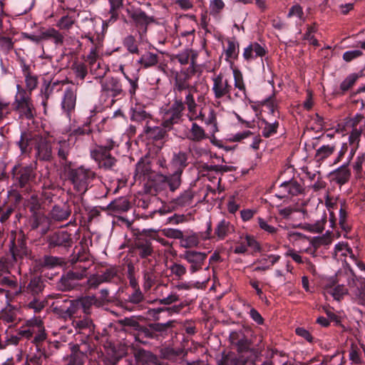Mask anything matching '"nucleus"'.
Here are the masks:
<instances>
[{
    "label": "nucleus",
    "instance_id": "nucleus-1",
    "mask_svg": "<svg viewBox=\"0 0 365 365\" xmlns=\"http://www.w3.org/2000/svg\"><path fill=\"white\" fill-rule=\"evenodd\" d=\"M118 146L115 141L108 138L91 150V157L98 163L99 168L106 170L110 169L116 162V159L110 153V151Z\"/></svg>",
    "mask_w": 365,
    "mask_h": 365
},
{
    "label": "nucleus",
    "instance_id": "nucleus-2",
    "mask_svg": "<svg viewBox=\"0 0 365 365\" xmlns=\"http://www.w3.org/2000/svg\"><path fill=\"white\" fill-rule=\"evenodd\" d=\"M96 177V173L90 168L81 165L76 168H69L68 178L73 189L80 194H84Z\"/></svg>",
    "mask_w": 365,
    "mask_h": 365
},
{
    "label": "nucleus",
    "instance_id": "nucleus-3",
    "mask_svg": "<svg viewBox=\"0 0 365 365\" xmlns=\"http://www.w3.org/2000/svg\"><path fill=\"white\" fill-rule=\"evenodd\" d=\"M287 237L289 240L294 245H298L299 242L307 243L309 246L303 250V251L314 257L318 248L322 246L327 247L332 242L331 234L329 232L309 239L302 233L290 231L287 234Z\"/></svg>",
    "mask_w": 365,
    "mask_h": 365
},
{
    "label": "nucleus",
    "instance_id": "nucleus-4",
    "mask_svg": "<svg viewBox=\"0 0 365 365\" xmlns=\"http://www.w3.org/2000/svg\"><path fill=\"white\" fill-rule=\"evenodd\" d=\"M211 79L212 81L211 90L217 103L220 104L221 101L230 100L232 90L230 75L220 72L214 75Z\"/></svg>",
    "mask_w": 365,
    "mask_h": 365
},
{
    "label": "nucleus",
    "instance_id": "nucleus-5",
    "mask_svg": "<svg viewBox=\"0 0 365 365\" xmlns=\"http://www.w3.org/2000/svg\"><path fill=\"white\" fill-rule=\"evenodd\" d=\"M184 111L183 100L173 98L172 104L162 111V125L171 130L174 125L182 121Z\"/></svg>",
    "mask_w": 365,
    "mask_h": 365
},
{
    "label": "nucleus",
    "instance_id": "nucleus-6",
    "mask_svg": "<svg viewBox=\"0 0 365 365\" xmlns=\"http://www.w3.org/2000/svg\"><path fill=\"white\" fill-rule=\"evenodd\" d=\"M11 174L15 185L26 191L31 189V182L35 180L36 173L32 165L21 167L19 164L15 165Z\"/></svg>",
    "mask_w": 365,
    "mask_h": 365
},
{
    "label": "nucleus",
    "instance_id": "nucleus-7",
    "mask_svg": "<svg viewBox=\"0 0 365 365\" xmlns=\"http://www.w3.org/2000/svg\"><path fill=\"white\" fill-rule=\"evenodd\" d=\"M189 76L185 73H177L173 86V98L183 100L187 93L194 94L197 88L190 85L188 81Z\"/></svg>",
    "mask_w": 365,
    "mask_h": 365
},
{
    "label": "nucleus",
    "instance_id": "nucleus-8",
    "mask_svg": "<svg viewBox=\"0 0 365 365\" xmlns=\"http://www.w3.org/2000/svg\"><path fill=\"white\" fill-rule=\"evenodd\" d=\"M212 222H207V230L205 232H195L191 230L183 231V237L180 242L181 247L185 248L195 247L200 243V240H209L211 238Z\"/></svg>",
    "mask_w": 365,
    "mask_h": 365
},
{
    "label": "nucleus",
    "instance_id": "nucleus-9",
    "mask_svg": "<svg viewBox=\"0 0 365 365\" xmlns=\"http://www.w3.org/2000/svg\"><path fill=\"white\" fill-rule=\"evenodd\" d=\"M14 106L20 119L32 120L36 115V108L30 96L14 99Z\"/></svg>",
    "mask_w": 365,
    "mask_h": 365
},
{
    "label": "nucleus",
    "instance_id": "nucleus-10",
    "mask_svg": "<svg viewBox=\"0 0 365 365\" xmlns=\"http://www.w3.org/2000/svg\"><path fill=\"white\" fill-rule=\"evenodd\" d=\"M86 268L81 270H69L63 274L58 283V287L63 291H68L74 289L78 284V281L86 276Z\"/></svg>",
    "mask_w": 365,
    "mask_h": 365
},
{
    "label": "nucleus",
    "instance_id": "nucleus-11",
    "mask_svg": "<svg viewBox=\"0 0 365 365\" xmlns=\"http://www.w3.org/2000/svg\"><path fill=\"white\" fill-rule=\"evenodd\" d=\"M50 225V219L42 212L31 214L28 219V226L30 230L38 231L41 236L48 232Z\"/></svg>",
    "mask_w": 365,
    "mask_h": 365
},
{
    "label": "nucleus",
    "instance_id": "nucleus-12",
    "mask_svg": "<svg viewBox=\"0 0 365 365\" xmlns=\"http://www.w3.org/2000/svg\"><path fill=\"white\" fill-rule=\"evenodd\" d=\"M347 125L352 128L349 136V145L357 147L360 141L362 131L365 128V118L363 115H357L347 122Z\"/></svg>",
    "mask_w": 365,
    "mask_h": 365
},
{
    "label": "nucleus",
    "instance_id": "nucleus-13",
    "mask_svg": "<svg viewBox=\"0 0 365 365\" xmlns=\"http://www.w3.org/2000/svg\"><path fill=\"white\" fill-rule=\"evenodd\" d=\"M101 92L103 94L112 98H116L123 94L120 81L116 78H106L101 81Z\"/></svg>",
    "mask_w": 365,
    "mask_h": 365
},
{
    "label": "nucleus",
    "instance_id": "nucleus-14",
    "mask_svg": "<svg viewBox=\"0 0 365 365\" xmlns=\"http://www.w3.org/2000/svg\"><path fill=\"white\" fill-rule=\"evenodd\" d=\"M181 176L182 174L175 170L170 175L157 174L156 182L159 185H161L162 187H168L170 191L175 192L181 185Z\"/></svg>",
    "mask_w": 365,
    "mask_h": 365
},
{
    "label": "nucleus",
    "instance_id": "nucleus-15",
    "mask_svg": "<svg viewBox=\"0 0 365 365\" xmlns=\"http://www.w3.org/2000/svg\"><path fill=\"white\" fill-rule=\"evenodd\" d=\"M304 190L303 186L296 180H290L282 182L279 185V192L276 196L282 199L291 197L302 194Z\"/></svg>",
    "mask_w": 365,
    "mask_h": 365
},
{
    "label": "nucleus",
    "instance_id": "nucleus-16",
    "mask_svg": "<svg viewBox=\"0 0 365 365\" xmlns=\"http://www.w3.org/2000/svg\"><path fill=\"white\" fill-rule=\"evenodd\" d=\"M183 103H185V108L187 107V117L190 122L205 120V115L202 109H199V106L195 102L194 94L187 93L183 99Z\"/></svg>",
    "mask_w": 365,
    "mask_h": 365
},
{
    "label": "nucleus",
    "instance_id": "nucleus-17",
    "mask_svg": "<svg viewBox=\"0 0 365 365\" xmlns=\"http://www.w3.org/2000/svg\"><path fill=\"white\" fill-rule=\"evenodd\" d=\"M207 256L206 252L193 250L185 251L183 255L184 259L190 264V271L191 273H195L202 268Z\"/></svg>",
    "mask_w": 365,
    "mask_h": 365
},
{
    "label": "nucleus",
    "instance_id": "nucleus-18",
    "mask_svg": "<svg viewBox=\"0 0 365 365\" xmlns=\"http://www.w3.org/2000/svg\"><path fill=\"white\" fill-rule=\"evenodd\" d=\"M36 158L41 161H50L52 158L53 149L49 140L40 138L35 145Z\"/></svg>",
    "mask_w": 365,
    "mask_h": 365
},
{
    "label": "nucleus",
    "instance_id": "nucleus-19",
    "mask_svg": "<svg viewBox=\"0 0 365 365\" xmlns=\"http://www.w3.org/2000/svg\"><path fill=\"white\" fill-rule=\"evenodd\" d=\"M50 247H70L73 244L71 235L67 231L56 232L49 236L48 240Z\"/></svg>",
    "mask_w": 365,
    "mask_h": 365
},
{
    "label": "nucleus",
    "instance_id": "nucleus-20",
    "mask_svg": "<svg viewBox=\"0 0 365 365\" xmlns=\"http://www.w3.org/2000/svg\"><path fill=\"white\" fill-rule=\"evenodd\" d=\"M76 103V89L66 88L62 97L61 106L63 111L68 117H70L71 112L75 109Z\"/></svg>",
    "mask_w": 365,
    "mask_h": 365
},
{
    "label": "nucleus",
    "instance_id": "nucleus-21",
    "mask_svg": "<svg viewBox=\"0 0 365 365\" xmlns=\"http://www.w3.org/2000/svg\"><path fill=\"white\" fill-rule=\"evenodd\" d=\"M266 54V49L257 42H252L244 48L242 56L245 61L250 63L257 58H262Z\"/></svg>",
    "mask_w": 365,
    "mask_h": 365
},
{
    "label": "nucleus",
    "instance_id": "nucleus-22",
    "mask_svg": "<svg viewBox=\"0 0 365 365\" xmlns=\"http://www.w3.org/2000/svg\"><path fill=\"white\" fill-rule=\"evenodd\" d=\"M43 324L42 320L38 317H33L27 320L24 325L21 326L18 331L21 337L30 339L33 337L39 326Z\"/></svg>",
    "mask_w": 365,
    "mask_h": 365
},
{
    "label": "nucleus",
    "instance_id": "nucleus-23",
    "mask_svg": "<svg viewBox=\"0 0 365 365\" xmlns=\"http://www.w3.org/2000/svg\"><path fill=\"white\" fill-rule=\"evenodd\" d=\"M87 354L80 350L78 344L71 347V353L63 357L65 365H84Z\"/></svg>",
    "mask_w": 365,
    "mask_h": 365
},
{
    "label": "nucleus",
    "instance_id": "nucleus-24",
    "mask_svg": "<svg viewBox=\"0 0 365 365\" xmlns=\"http://www.w3.org/2000/svg\"><path fill=\"white\" fill-rule=\"evenodd\" d=\"M185 138L193 143H200L209 138L205 130L195 122H192L190 128L185 133Z\"/></svg>",
    "mask_w": 365,
    "mask_h": 365
},
{
    "label": "nucleus",
    "instance_id": "nucleus-25",
    "mask_svg": "<svg viewBox=\"0 0 365 365\" xmlns=\"http://www.w3.org/2000/svg\"><path fill=\"white\" fill-rule=\"evenodd\" d=\"M135 250L141 259L147 258L153 254V247L150 239L140 237L135 243Z\"/></svg>",
    "mask_w": 365,
    "mask_h": 365
},
{
    "label": "nucleus",
    "instance_id": "nucleus-26",
    "mask_svg": "<svg viewBox=\"0 0 365 365\" xmlns=\"http://www.w3.org/2000/svg\"><path fill=\"white\" fill-rule=\"evenodd\" d=\"M74 145L71 139H59L56 140V150L60 160L67 161L68 155Z\"/></svg>",
    "mask_w": 365,
    "mask_h": 365
},
{
    "label": "nucleus",
    "instance_id": "nucleus-27",
    "mask_svg": "<svg viewBox=\"0 0 365 365\" xmlns=\"http://www.w3.org/2000/svg\"><path fill=\"white\" fill-rule=\"evenodd\" d=\"M71 214L69 206L66 204L54 205L49 212L50 218L54 221L66 220Z\"/></svg>",
    "mask_w": 365,
    "mask_h": 365
},
{
    "label": "nucleus",
    "instance_id": "nucleus-28",
    "mask_svg": "<svg viewBox=\"0 0 365 365\" xmlns=\"http://www.w3.org/2000/svg\"><path fill=\"white\" fill-rule=\"evenodd\" d=\"M187 160V153L184 151H178L173 153L170 165L175 171L182 174L183 170L188 165Z\"/></svg>",
    "mask_w": 365,
    "mask_h": 365
},
{
    "label": "nucleus",
    "instance_id": "nucleus-29",
    "mask_svg": "<svg viewBox=\"0 0 365 365\" xmlns=\"http://www.w3.org/2000/svg\"><path fill=\"white\" fill-rule=\"evenodd\" d=\"M230 340L232 344L237 347L240 352L247 351L250 348V340L247 339L242 331H234L230 334Z\"/></svg>",
    "mask_w": 365,
    "mask_h": 365
},
{
    "label": "nucleus",
    "instance_id": "nucleus-30",
    "mask_svg": "<svg viewBox=\"0 0 365 365\" xmlns=\"http://www.w3.org/2000/svg\"><path fill=\"white\" fill-rule=\"evenodd\" d=\"M45 284L41 277H35L32 278L27 287H26V292L29 294V297H43V291Z\"/></svg>",
    "mask_w": 365,
    "mask_h": 365
},
{
    "label": "nucleus",
    "instance_id": "nucleus-31",
    "mask_svg": "<svg viewBox=\"0 0 365 365\" xmlns=\"http://www.w3.org/2000/svg\"><path fill=\"white\" fill-rule=\"evenodd\" d=\"M83 38L86 39L91 46L90 52L86 57V61H93L99 58V55L103 46L102 41L98 37L94 38L90 36H85Z\"/></svg>",
    "mask_w": 365,
    "mask_h": 365
},
{
    "label": "nucleus",
    "instance_id": "nucleus-32",
    "mask_svg": "<svg viewBox=\"0 0 365 365\" xmlns=\"http://www.w3.org/2000/svg\"><path fill=\"white\" fill-rule=\"evenodd\" d=\"M159 61V56L157 53L145 51L138 59L137 63L141 68L147 69L155 66Z\"/></svg>",
    "mask_w": 365,
    "mask_h": 365
},
{
    "label": "nucleus",
    "instance_id": "nucleus-33",
    "mask_svg": "<svg viewBox=\"0 0 365 365\" xmlns=\"http://www.w3.org/2000/svg\"><path fill=\"white\" fill-rule=\"evenodd\" d=\"M169 130L166 128L161 126H151L150 125H145L143 131L146 135L153 140H158L163 139L167 135Z\"/></svg>",
    "mask_w": 365,
    "mask_h": 365
},
{
    "label": "nucleus",
    "instance_id": "nucleus-34",
    "mask_svg": "<svg viewBox=\"0 0 365 365\" xmlns=\"http://www.w3.org/2000/svg\"><path fill=\"white\" fill-rule=\"evenodd\" d=\"M195 192L191 189H187L182 192L175 200V206L180 207H191L193 203Z\"/></svg>",
    "mask_w": 365,
    "mask_h": 365
},
{
    "label": "nucleus",
    "instance_id": "nucleus-35",
    "mask_svg": "<svg viewBox=\"0 0 365 365\" xmlns=\"http://www.w3.org/2000/svg\"><path fill=\"white\" fill-rule=\"evenodd\" d=\"M233 231V225L229 221L222 219L217 222L215 228V235L218 240H222Z\"/></svg>",
    "mask_w": 365,
    "mask_h": 365
},
{
    "label": "nucleus",
    "instance_id": "nucleus-36",
    "mask_svg": "<svg viewBox=\"0 0 365 365\" xmlns=\"http://www.w3.org/2000/svg\"><path fill=\"white\" fill-rule=\"evenodd\" d=\"M280 259V256L278 255H267L259 259L257 262L259 265L254 268V271H266L270 269L274 264L278 262Z\"/></svg>",
    "mask_w": 365,
    "mask_h": 365
},
{
    "label": "nucleus",
    "instance_id": "nucleus-37",
    "mask_svg": "<svg viewBox=\"0 0 365 365\" xmlns=\"http://www.w3.org/2000/svg\"><path fill=\"white\" fill-rule=\"evenodd\" d=\"M247 359L243 356H236L234 353L223 354L218 360V365H245Z\"/></svg>",
    "mask_w": 365,
    "mask_h": 365
},
{
    "label": "nucleus",
    "instance_id": "nucleus-38",
    "mask_svg": "<svg viewBox=\"0 0 365 365\" xmlns=\"http://www.w3.org/2000/svg\"><path fill=\"white\" fill-rule=\"evenodd\" d=\"M157 274L153 267H149L143 271V288L144 292H148L155 284Z\"/></svg>",
    "mask_w": 365,
    "mask_h": 365
},
{
    "label": "nucleus",
    "instance_id": "nucleus-39",
    "mask_svg": "<svg viewBox=\"0 0 365 365\" xmlns=\"http://www.w3.org/2000/svg\"><path fill=\"white\" fill-rule=\"evenodd\" d=\"M278 118L269 119H262V123L264 127L262 129V135L264 138H269L273 135L276 134L279 128Z\"/></svg>",
    "mask_w": 365,
    "mask_h": 365
},
{
    "label": "nucleus",
    "instance_id": "nucleus-40",
    "mask_svg": "<svg viewBox=\"0 0 365 365\" xmlns=\"http://www.w3.org/2000/svg\"><path fill=\"white\" fill-rule=\"evenodd\" d=\"M47 303L44 297H28L26 307L35 313H39L44 309Z\"/></svg>",
    "mask_w": 365,
    "mask_h": 365
},
{
    "label": "nucleus",
    "instance_id": "nucleus-41",
    "mask_svg": "<svg viewBox=\"0 0 365 365\" xmlns=\"http://www.w3.org/2000/svg\"><path fill=\"white\" fill-rule=\"evenodd\" d=\"M130 119L134 122L140 123H145V125H150L152 118L151 115L147 113L145 110L140 107H136L132 109Z\"/></svg>",
    "mask_w": 365,
    "mask_h": 365
},
{
    "label": "nucleus",
    "instance_id": "nucleus-42",
    "mask_svg": "<svg viewBox=\"0 0 365 365\" xmlns=\"http://www.w3.org/2000/svg\"><path fill=\"white\" fill-rule=\"evenodd\" d=\"M151 171V165L149 162L141 159L135 166V172L134 178L135 180H141V178L145 179L148 177Z\"/></svg>",
    "mask_w": 365,
    "mask_h": 365
},
{
    "label": "nucleus",
    "instance_id": "nucleus-43",
    "mask_svg": "<svg viewBox=\"0 0 365 365\" xmlns=\"http://www.w3.org/2000/svg\"><path fill=\"white\" fill-rule=\"evenodd\" d=\"M262 104L267 107L269 110L268 113L269 115L272 116L274 118H279L278 104L277 100L274 98V93L264 99L262 101Z\"/></svg>",
    "mask_w": 365,
    "mask_h": 365
},
{
    "label": "nucleus",
    "instance_id": "nucleus-44",
    "mask_svg": "<svg viewBox=\"0 0 365 365\" xmlns=\"http://www.w3.org/2000/svg\"><path fill=\"white\" fill-rule=\"evenodd\" d=\"M225 59L227 61H231L237 58L239 55V43L234 40H227V46L225 50Z\"/></svg>",
    "mask_w": 365,
    "mask_h": 365
},
{
    "label": "nucleus",
    "instance_id": "nucleus-45",
    "mask_svg": "<svg viewBox=\"0 0 365 365\" xmlns=\"http://www.w3.org/2000/svg\"><path fill=\"white\" fill-rule=\"evenodd\" d=\"M143 299L144 295L140 289L133 290V292L128 295V302L125 304L123 307L125 309L131 312L133 311V307L129 303L132 304H138L142 302Z\"/></svg>",
    "mask_w": 365,
    "mask_h": 365
},
{
    "label": "nucleus",
    "instance_id": "nucleus-46",
    "mask_svg": "<svg viewBox=\"0 0 365 365\" xmlns=\"http://www.w3.org/2000/svg\"><path fill=\"white\" fill-rule=\"evenodd\" d=\"M257 221L259 228L269 235H274L279 230L278 227L272 225V220L271 218L264 219L263 217H258L257 218Z\"/></svg>",
    "mask_w": 365,
    "mask_h": 365
},
{
    "label": "nucleus",
    "instance_id": "nucleus-47",
    "mask_svg": "<svg viewBox=\"0 0 365 365\" xmlns=\"http://www.w3.org/2000/svg\"><path fill=\"white\" fill-rule=\"evenodd\" d=\"M334 256L335 257H347L349 256L351 259L354 258V254L352 250L349 247L347 242H339L334 247Z\"/></svg>",
    "mask_w": 365,
    "mask_h": 365
},
{
    "label": "nucleus",
    "instance_id": "nucleus-48",
    "mask_svg": "<svg viewBox=\"0 0 365 365\" xmlns=\"http://www.w3.org/2000/svg\"><path fill=\"white\" fill-rule=\"evenodd\" d=\"M90 65L91 72L96 76V78H102L106 71V66L101 62V60L93 59V61H87Z\"/></svg>",
    "mask_w": 365,
    "mask_h": 365
},
{
    "label": "nucleus",
    "instance_id": "nucleus-49",
    "mask_svg": "<svg viewBox=\"0 0 365 365\" xmlns=\"http://www.w3.org/2000/svg\"><path fill=\"white\" fill-rule=\"evenodd\" d=\"M99 275L103 283L112 282L118 278V269L115 266H110Z\"/></svg>",
    "mask_w": 365,
    "mask_h": 365
},
{
    "label": "nucleus",
    "instance_id": "nucleus-50",
    "mask_svg": "<svg viewBox=\"0 0 365 365\" xmlns=\"http://www.w3.org/2000/svg\"><path fill=\"white\" fill-rule=\"evenodd\" d=\"M36 350V353L27 356L26 363L24 365H42L43 358L46 357L45 351L40 346H37Z\"/></svg>",
    "mask_w": 365,
    "mask_h": 365
},
{
    "label": "nucleus",
    "instance_id": "nucleus-51",
    "mask_svg": "<svg viewBox=\"0 0 365 365\" xmlns=\"http://www.w3.org/2000/svg\"><path fill=\"white\" fill-rule=\"evenodd\" d=\"M71 70L73 72L76 79L83 81L88 73L87 66L80 61H74L71 66Z\"/></svg>",
    "mask_w": 365,
    "mask_h": 365
},
{
    "label": "nucleus",
    "instance_id": "nucleus-52",
    "mask_svg": "<svg viewBox=\"0 0 365 365\" xmlns=\"http://www.w3.org/2000/svg\"><path fill=\"white\" fill-rule=\"evenodd\" d=\"M138 359L141 363L146 364L148 365L157 364L158 361V359L155 354L145 350L139 351L138 354Z\"/></svg>",
    "mask_w": 365,
    "mask_h": 365
},
{
    "label": "nucleus",
    "instance_id": "nucleus-53",
    "mask_svg": "<svg viewBox=\"0 0 365 365\" xmlns=\"http://www.w3.org/2000/svg\"><path fill=\"white\" fill-rule=\"evenodd\" d=\"M123 45L127 51L132 54H138V43L135 38L132 35L125 36L123 41Z\"/></svg>",
    "mask_w": 365,
    "mask_h": 365
},
{
    "label": "nucleus",
    "instance_id": "nucleus-54",
    "mask_svg": "<svg viewBox=\"0 0 365 365\" xmlns=\"http://www.w3.org/2000/svg\"><path fill=\"white\" fill-rule=\"evenodd\" d=\"M347 167V163H344L334 171L336 180L340 184L345 183L350 177L351 173Z\"/></svg>",
    "mask_w": 365,
    "mask_h": 365
},
{
    "label": "nucleus",
    "instance_id": "nucleus-55",
    "mask_svg": "<svg viewBox=\"0 0 365 365\" xmlns=\"http://www.w3.org/2000/svg\"><path fill=\"white\" fill-rule=\"evenodd\" d=\"M180 300V294L178 291L173 289V285L171 284L170 292L166 296L159 299V304L163 305H170L173 303L178 302Z\"/></svg>",
    "mask_w": 365,
    "mask_h": 365
},
{
    "label": "nucleus",
    "instance_id": "nucleus-56",
    "mask_svg": "<svg viewBox=\"0 0 365 365\" xmlns=\"http://www.w3.org/2000/svg\"><path fill=\"white\" fill-rule=\"evenodd\" d=\"M205 123L209 127L210 133L212 135L218 132L219 130L217 127V116L214 110L211 109L209 111L208 115L205 120Z\"/></svg>",
    "mask_w": 365,
    "mask_h": 365
},
{
    "label": "nucleus",
    "instance_id": "nucleus-57",
    "mask_svg": "<svg viewBox=\"0 0 365 365\" xmlns=\"http://www.w3.org/2000/svg\"><path fill=\"white\" fill-rule=\"evenodd\" d=\"M77 302L80 309H82L83 312L88 314L90 312L91 306L97 302V299L95 296H86L82 297Z\"/></svg>",
    "mask_w": 365,
    "mask_h": 365
},
{
    "label": "nucleus",
    "instance_id": "nucleus-58",
    "mask_svg": "<svg viewBox=\"0 0 365 365\" xmlns=\"http://www.w3.org/2000/svg\"><path fill=\"white\" fill-rule=\"evenodd\" d=\"M335 150L334 145H326L321 146L317 149L316 153V158L318 161H322L330 156Z\"/></svg>",
    "mask_w": 365,
    "mask_h": 365
},
{
    "label": "nucleus",
    "instance_id": "nucleus-59",
    "mask_svg": "<svg viewBox=\"0 0 365 365\" xmlns=\"http://www.w3.org/2000/svg\"><path fill=\"white\" fill-rule=\"evenodd\" d=\"M288 18L296 17L297 21L304 22L306 17L304 14L303 8L298 4L293 5L289 10L287 14Z\"/></svg>",
    "mask_w": 365,
    "mask_h": 365
},
{
    "label": "nucleus",
    "instance_id": "nucleus-60",
    "mask_svg": "<svg viewBox=\"0 0 365 365\" xmlns=\"http://www.w3.org/2000/svg\"><path fill=\"white\" fill-rule=\"evenodd\" d=\"M232 73L235 81V87L242 93L243 96H246V88L242 73L237 69H233Z\"/></svg>",
    "mask_w": 365,
    "mask_h": 365
},
{
    "label": "nucleus",
    "instance_id": "nucleus-61",
    "mask_svg": "<svg viewBox=\"0 0 365 365\" xmlns=\"http://www.w3.org/2000/svg\"><path fill=\"white\" fill-rule=\"evenodd\" d=\"M132 19L136 23V24L141 25V26H147L152 21L151 18H150L148 16H147L145 12L140 11V10L135 11L132 14Z\"/></svg>",
    "mask_w": 365,
    "mask_h": 365
},
{
    "label": "nucleus",
    "instance_id": "nucleus-62",
    "mask_svg": "<svg viewBox=\"0 0 365 365\" xmlns=\"http://www.w3.org/2000/svg\"><path fill=\"white\" fill-rule=\"evenodd\" d=\"M26 206L29 207L31 214L41 212V203L38 197L36 194H32L26 201Z\"/></svg>",
    "mask_w": 365,
    "mask_h": 365
},
{
    "label": "nucleus",
    "instance_id": "nucleus-63",
    "mask_svg": "<svg viewBox=\"0 0 365 365\" xmlns=\"http://www.w3.org/2000/svg\"><path fill=\"white\" fill-rule=\"evenodd\" d=\"M72 324L76 329H78L79 331L86 329H88L91 330L93 327V322L88 317H85L83 319H73L72 322Z\"/></svg>",
    "mask_w": 365,
    "mask_h": 365
},
{
    "label": "nucleus",
    "instance_id": "nucleus-64",
    "mask_svg": "<svg viewBox=\"0 0 365 365\" xmlns=\"http://www.w3.org/2000/svg\"><path fill=\"white\" fill-rule=\"evenodd\" d=\"M358 78L359 75L357 73L349 74L340 84V90L342 92L347 91L354 85Z\"/></svg>",
    "mask_w": 365,
    "mask_h": 365
}]
</instances>
